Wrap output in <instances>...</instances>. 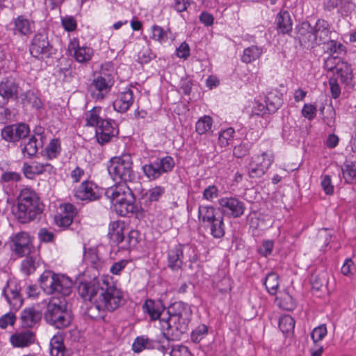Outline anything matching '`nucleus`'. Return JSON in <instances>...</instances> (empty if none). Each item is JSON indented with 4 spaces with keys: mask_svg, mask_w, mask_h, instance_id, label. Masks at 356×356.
<instances>
[{
    "mask_svg": "<svg viewBox=\"0 0 356 356\" xmlns=\"http://www.w3.org/2000/svg\"><path fill=\"white\" fill-rule=\"evenodd\" d=\"M355 268V267L353 261L351 259L348 258L345 260L341 270L343 275L348 276L353 274Z\"/></svg>",
    "mask_w": 356,
    "mask_h": 356,
    "instance_id": "69168bd1",
    "label": "nucleus"
},
{
    "mask_svg": "<svg viewBox=\"0 0 356 356\" xmlns=\"http://www.w3.org/2000/svg\"><path fill=\"white\" fill-rule=\"evenodd\" d=\"M341 170L343 177L346 183L353 184L356 182V168L354 165L347 164Z\"/></svg>",
    "mask_w": 356,
    "mask_h": 356,
    "instance_id": "8fccbe9b",
    "label": "nucleus"
},
{
    "mask_svg": "<svg viewBox=\"0 0 356 356\" xmlns=\"http://www.w3.org/2000/svg\"><path fill=\"white\" fill-rule=\"evenodd\" d=\"M42 317V314L34 308H28L22 311L21 320L23 326L32 327L38 323Z\"/></svg>",
    "mask_w": 356,
    "mask_h": 356,
    "instance_id": "bb28decb",
    "label": "nucleus"
},
{
    "mask_svg": "<svg viewBox=\"0 0 356 356\" xmlns=\"http://www.w3.org/2000/svg\"><path fill=\"white\" fill-rule=\"evenodd\" d=\"M331 234L327 232L325 229H321L318 233V242L321 248L323 250L326 247L331 239Z\"/></svg>",
    "mask_w": 356,
    "mask_h": 356,
    "instance_id": "6e6d98bb",
    "label": "nucleus"
},
{
    "mask_svg": "<svg viewBox=\"0 0 356 356\" xmlns=\"http://www.w3.org/2000/svg\"><path fill=\"white\" fill-rule=\"evenodd\" d=\"M68 51L79 63L89 61L93 54V50L88 47H80L76 40H72L68 45Z\"/></svg>",
    "mask_w": 356,
    "mask_h": 356,
    "instance_id": "6ab92c4d",
    "label": "nucleus"
},
{
    "mask_svg": "<svg viewBox=\"0 0 356 356\" xmlns=\"http://www.w3.org/2000/svg\"><path fill=\"white\" fill-rule=\"evenodd\" d=\"M19 100L24 106H31L33 108H39L42 106V102L35 95V94L31 91L28 90L25 92L22 93L19 97Z\"/></svg>",
    "mask_w": 356,
    "mask_h": 356,
    "instance_id": "c756f323",
    "label": "nucleus"
},
{
    "mask_svg": "<svg viewBox=\"0 0 356 356\" xmlns=\"http://www.w3.org/2000/svg\"><path fill=\"white\" fill-rule=\"evenodd\" d=\"M208 328L205 325H200L192 332V339L195 342H199L202 337L207 334Z\"/></svg>",
    "mask_w": 356,
    "mask_h": 356,
    "instance_id": "bf43d9fd",
    "label": "nucleus"
},
{
    "mask_svg": "<svg viewBox=\"0 0 356 356\" xmlns=\"http://www.w3.org/2000/svg\"><path fill=\"white\" fill-rule=\"evenodd\" d=\"M316 111L317 110L315 106L311 104H306L302 108V114L305 118L312 120L315 118Z\"/></svg>",
    "mask_w": 356,
    "mask_h": 356,
    "instance_id": "e2e57ef3",
    "label": "nucleus"
},
{
    "mask_svg": "<svg viewBox=\"0 0 356 356\" xmlns=\"http://www.w3.org/2000/svg\"><path fill=\"white\" fill-rule=\"evenodd\" d=\"M325 44V52L330 54V56H334L336 54V56H338L345 52V47L344 46L340 43L337 42L335 40H328Z\"/></svg>",
    "mask_w": 356,
    "mask_h": 356,
    "instance_id": "de8ad7c7",
    "label": "nucleus"
},
{
    "mask_svg": "<svg viewBox=\"0 0 356 356\" xmlns=\"http://www.w3.org/2000/svg\"><path fill=\"white\" fill-rule=\"evenodd\" d=\"M21 175L17 172L3 171L0 176V184L4 186L19 181Z\"/></svg>",
    "mask_w": 356,
    "mask_h": 356,
    "instance_id": "37998d69",
    "label": "nucleus"
},
{
    "mask_svg": "<svg viewBox=\"0 0 356 356\" xmlns=\"http://www.w3.org/2000/svg\"><path fill=\"white\" fill-rule=\"evenodd\" d=\"M45 141V137L40 133L31 136L28 141L24 142L22 148V152L29 157L34 156L39 148L42 147Z\"/></svg>",
    "mask_w": 356,
    "mask_h": 356,
    "instance_id": "4be33fe9",
    "label": "nucleus"
},
{
    "mask_svg": "<svg viewBox=\"0 0 356 356\" xmlns=\"http://www.w3.org/2000/svg\"><path fill=\"white\" fill-rule=\"evenodd\" d=\"M222 213L227 216L238 218L245 209L244 203L236 197H222L218 201Z\"/></svg>",
    "mask_w": 356,
    "mask_h": 356,
    "instance_id": "4468645a",
    "label": "nucleus"
},
{
    "mask_svg": "<svg viewBox=\"0 0 356 356\" xmlns=\"http://www.w3.org/2000/svg\"><path fill=\"white\" fill-rule=\"evenodd\" d=\"M264 284L270 294L275 295L280 284L278 275L275 273H268L266 277Z\"/></svg>",
    "mask_w": 356,
    "mask_h": 356,
    "instance_id": "58836bf2",
    "label": "nucleus"
},
{
    "mask_svg": "<svg viewBox=\"0 0 356 356\" xmlns=\"http://www.w3.org/2000/svg\"><path fill=\"white\" fill-rule=\"evenodd\" d=\"M132 159L129 154H124L120 157L111 159L108 166V171L114 181H123L135 185L132 181L135 177L132 169Z\"/></svg>",
    "mask_w": 356,
    "mask_h": 356,
    "instance_id": "423d86ee",
    "label": "nucleus"
},
{
    "mask_svg": "<svg viewBox=\"0 0 356 356\" xmlns=\"http://www.w3.org/2000/svg\"><path fill=\"white\" fill-rule=\"evenodd\" d=\"M10 341L15 347L24 348L34 342L35 335L30 330L22 331L11 335Z\"/></svg>",
    "mask_w": 356,
    "mask_h": 356,
    "instance_id": "393cba45",
    "label": "nucleus"
},
{
    "mask_svg": "<svg viewBox=\"0 0 356 356\" xmlns=\"http://www.w3.org/2000/svg\"><path fill=\"white\" fill-rule=\"evenodd\" d=\"M234 130L229 127L220 132L219 135V143L221 146L225 147L230 144L234 137Z\"/></svg>",
    "mask_w": 356,
    "mask_h": 356,
    "instance_id": "603ef678",
    "label": "nucleus"
},
{
    "mask_svg": "<svg viewBox=\"0 0 356 356\" xmlns=\"http://www.w3.org/2000/svg\"><path fill=\"white\" fill-rule=\"evenodd\" d=\"M74 195L81 200H96L99 197L97 186L90 181H84L75 191Z\"/></svg>",
    "mask_w": 356,
    "mask_h": 356,
    "instance_id": "f3484780",
    "label": "nucleus"
},
{
    "mask_svg": "<svg viewBox=\"0 0 356 356\" xmlns=\"http://www.w3.org/2000/svg\"><path fill=\"white\" fill-rule=\"evenodd\" d=\"M76 213V209L71 204H64L60 206V212L54 218L56 224L63 228L69 227Z\"/></svg>",
    "mask_w": 356,
    "mask_h": 356,
    "instance_id": "a211bd4d",
    "label": "nucleus"
},
{
    "mask_svg": "<svg viewBox=\"0 0 356 356\" xmlns=\"http://www.w3.org/2000/svg\"><path fill=\"white\" fill-rule=\"evenodd\" d=\"M213 120L209 115H204L200 118L195 124V131L197 134L202 135L211 131Z\"/></svg>",
    "mask_w": 356,
    "mask_h": 356,
    "instance_id": "4c0bfd02",
    "label": "nucleus"
},
{
    "mask_svg": "<svg viewBox=\"0 0 356 356\" xmlns=\"http://www.w3.org/2000/svg\"><path fill=\"white\" fill-rule=\"evenodd\" d=\"M44 318L48 324L57 329H64L70 326L72 315L67 309L66 298L52 297L47 303Z\"/></svg>",
    "mask_w": 356,
    "mask_h": 356,
    "instance_id": "7ed1b4c3",
    "label": "nucleus"
},
{
    "mask_svg": "<svg viewBox=\"0 0 356 356\" xmlns=\"http://www.w3.org/2000/svg\"><path fill=\"white\" fill-rule=\"evenodd\" d=\"M170 32V29L164 30L159 26L153 25L152 26L151 38L154 40L158 41L160 43H163L167 41L168 38V34Z\"/></svg>",
    "mask_w": 356,
    "mask_h": 356,
    "instance_id": "a18cd8bd",
    "label": "nucleus"
},
{
    "mask_svg": "<svg viewBox=\"0 0 356 356\" xmlns=\"http://www.w3.org/2000/svg\"><path fill=\"white\" fill-rule=\"evenodd\" d=\"M343 61L338 56H330L325 61L324 66L328 71L337 72L339 64L343 63Z\"/></svg>",
    "mask_w": 356,
    "mask_h": 356,
    "instance_id": "3c124183",
    "label": "nucleus"
},
{
    "mask_svg": "<svg viewBox=\"0 0 356 356\" xmlns=\"http://www.w3.org/2000/svg\"><path fill=\"white\" fill-rule=\"evenodd\" d=\"M14 251L20 257L26 256L31 252V240L29 235L26 232H20L15 236Z\"/></svg>",
    "mask_w": 356,
    "mask_h": 356,
    "instance_id": "b1692460",
    "label": "nucleus"
},
{
    "mask_svg": "<svg viewBox=\"0 0 356 356\" xmlns=\"http://www.w3.org/2000/svg\"><path fill=\"white\" fill-rule=\"evenodd\" d=\"M165 188L161 186H156L148 190L142 197L145 202H156L164 194Z\"/></svg>",
    "mask_w": 356,
    "mask_h": 356,
    "instance_id": "79ce46f5",
    "label": "nucleus"
},
{
    "mask_svg": "<svg viewBox=\"0 0 356 356\" xmlns=\"http://www.w3.org/2000/svg\"><path fill=\"white\" fill-rule=\"evenodd\" d=\"M330 25L324 19H318L314 27L307 32H301L300 41L308 47L326 43L330 39Z\"/></svg>",
    "mask_w": 356,
    "mask_h": 356,
    "instance_id": "0eeeda50",
    "label": "nucleus"
},
{
    "mask_svg": "<svg viewBox=\"0 0 356 356\" xmlns=\"http://www.w3.org/2000/svg\"><path fill=\"white\" fill-rule=\"evenodd\" d=\"M16 320L15 315L9 312L4 314L0 318V327L1 328H6L8 325H13Z\"/></svg>",
    "mask_w": 356,
    "mask_h": 356,
    "instance_id": "052dcab7",
    "label": "nucleus"
},
{
    "mask_svg": "<svg viewBox=\"0 0 356 356\" xmlns=\"http://www.w3.org/2000/svg\"><path fill=\"white\" fill-rule=\"evenodd\" d=\"M113 83L111 74L101 72L90 85L91 97L97 101L103 100L111 91Z\"/></svg>",
    "mask_w": 356,
    "mask_h": 356,
    "instance_id": "9d476101",
    "label": "nucleus"
},
{
    "mask_svg": "<svg viewBox=\"0 0 356 356\" xmlns=\"http://www.w3.org/2000/svg\"><path fill=\"white\" fill-rule=\"evenodd\" d=\"M115 125V123L110 120H102L96 129V137L99 143L104 145L118 135V131Z\"/></svg>",
    "mask_w": 356,
    "mask_h": 356,
    "instance_id": "2eb2a0df",
    "label": "nucleus"
},
{
    "mask_svg": "<svg viewBox=\"0 0 356 356\" xmlns=\"http://www.w3.org/2000/svg\"><path fill=\"white\" fill-rule=\"evenodd\" d=\"M31 165V168H30L33 170V173L35 175H40L47 171L50 172L52 169V166L48 163L33 162Z\"/></svg>",
    "mask_w": 356,
    "mask_h": 356,
    "instance_id": "864d4df0",
    "label": "nucleus"
},
{
    "mask_svg": "<svg viewBox=\"0 0 356 356\" xmlns=\"http://www.w3.org/2000/svg\"><path fill=\"white\" fill-rule=\"evenodd\" d=\"M34 22L24 15H19L13 19V31L17 36L28 35L33 32Z\"/></svg>",
    "mask_w": 356,
    "mask_h": 356,
    "instance_id": "412c9836",
    "label": "nucleus"
},
{
    "mask_svg": "<svg viewBox=\"0 0 356 356\" xmlns=\"http://www.w3.org/2000/svg\"><path fill=\"white\" fill-rule=\"evenodd\" d=\"M277 29L282 33H289L292 30V21L287 11L280 12L276 19Z\"/></svg>",
    "mask_w": 356,
    "mask_h": 356,
    "instance_id": "c85d7f7f",
    "label": "nucleus"
},
{
    "mask_svg": "<svg viewBox=\"0 0 356 356\" xmlns=\"http://www.w3.org/2000/svg\"><path fill=\"white\" fill-rule=\"evenodd\" d=\"M175 166L174 159L171 156H165L154 162L143 166L145 176L149 179H156L163 173L171 171Z\"/></svg>",
    "mask_w": 356,
    "mask_h": 356,
    "instance_id": "f8f14e48",
    "label": "nucleus"
},
{
    "mask_svg": "<svg viewBox=\"0 0 356 356\" xmlns=\"http://www.w3.org/2000/svg\"><path fill=\"white\" fill-rule=\"evenodd\" d=\"M295 321L289 315H283L279 319V327L284 334H291L293 332Z\"/></svg>",
    "mask_w": 356,
    "mask_h": 356,
    "instance_id": "a19ab883",
    "label": "nucleus"
},
{
    "mask_svg": "<svg viewBox=\"0 0 356 356\" xmlns=\"http://www.w3.org/2000/svg\"><path fill=\"white\" fill-rule=\"evenodd\" d=\"M134 102L133 91L130 88H126L124 91L118 95L113 105L114 109L118 112L124 113L130 108Z\"/></svg>",
    "mask_w": 356,
    "mask_h": 356,
    "instance_id": "5701e85b",
    "label": "nucleus"
},
{
    "mask_svg": "<svg viewBox=\"0 0 356 356\" xmlns=\"http://www.w3.org/2000/svg\"><path fill=\"white\" fill-rule=\"evenodd\" d=\"M124 222L113 221L109 225L108 236L113 244L122 249H129L136 245L137 240L134 236L135 232H130L127 236H124Z\"/></svg>",
    "mask_w": 356,
    "mask_h": 356,
    "instance_id": "6e6552de",
    "label": "nucleus"
},
{
    "mask_svg": "<svg viewBox=\"0 0 356 356\" xmlns=\"http://www.w3.org/2000/svg\"><path fill=\"white\" fill-rule=\"evenodd\" d=\"M276 300L279 301V305L283 309L292 310L296 307L293 298L286 292L280 293Z\"/></svg>",
    "mask_w": 356,
    "mask_h": 356,
    "instance_id": "c03bdc74",
    "label": "nucleus"
},
{
    "mask_svg": "<svg viewBox=\"0 0 356 356\" xmlns=\"http://www.w3.org/2000/svg\"><path fill=\"white\" fill-rule=\"evenodd\" d=\"M135 185L136 186H134L126 183H119L108 188L106 191V195L110 199L112 207L126 202L129 200L128 195L132 199V202H135L134 193L140 190L141 184L140 182H136Z\"/></svg>",
    "mask_w": 356,
    "mask_h": 356,
    "instance_id": "1a4fd4ad",
    "label": "nucleus"
},
{
    "mask_svg": "<svg viewBox=\"0 0 356 356\" xmlns=\"http://www.w3.org/2000/svg\"><path fill=\"white\" fill-rule=\"evenodd\" d=\"M183 250L181 245H177L168 251V267L172 270L181 269L183 264Z\"/></svg>",
    "mask_w": 356,
    "mask_h": 356,
    "instance_id": "a878e982",
    "label": "nucleus"
},
{
    "mask_svg": "<svg viewBox=\"0 0 356 356\" xmlns=\"http://www.w3.org/2000/svg\"><path fill=\"white\" fill-rule=\"evenodd\" d=\"M154 348V341L144 336L138 337L132 344V349L134 353H140L145 349H151Z\"/></svg>",
    "mask_w": 356,
    "mask_h": 356,
    "instance_id": "e433bc0d",
    "label": "nucleus"
},
{
    "mask_svg": "<svg viewBox=\"0 0 356 356\" xmlns=\"http://www.w3.org/2000/svg\"><path fill=\"white\" fill-rule=\"evenodd\" d=\"M341 79L342 83L348 85L353 79L352 69L350 66L346 62L339 64L338 70L334 72Z\"/></svg>",
    "mask_w": 356,
    "mask_h": 356,
    "instance_id": "f704fd0d",
    "label": "nucleus"
},
{
    "mask_svg": "<svg viewBox=\"0 0 356 356\" xmlns=\"http://www.w3.org/2000/svg\"><path fill=\"white\" fill-rule=\"evenodd\" d=\"M65 348L63 341L58 337H53L50 342V354L51 356H64Z\"/></svg>",
    "mask_w": 356,
    "mask_h": 356,
    "instance_id": "49530a36",
    "label": "nucleus"
},
{
    "mask_svg": "<svg viewBox=\"0 0 356 356\" xmlns=\"http://www.w3.org/2000/svg\"><path fill=\"white\" fill-rule=\"evenodd\" d=\"M274 161V154L267 151L252 158L249 163L248 175L251 178L261 177L270 167Z\"/></svg>",
    "mask_w": 356,
    "mask_h": 356,
    "instance_id": "9b49d317",
    "label": "nucleus"
},
{
    "mask_svg": "<svg viewBox=\"0 0 356 356\" xmlns=\"http://www.w3.org/2000/svg\"><path fill=\"white\" fill-rule=\"evenodd\" d=\"M208 227L210 228L211 234L214 238H221L225 234V227L223 222V218L222 216L218 215L216 219H213V221L208 223Z\"/></svg>",
    "mask_w": 356,
    "mask_h": 356,
    "instance_id": "2f4dec72",
    "label": "nucleus"
},
{
    "mask_svg": "<svg viewBox=\"0 0 356 356\" xmlns=\"http://www.w3.org/2000/svg\"><path fill=\"white\" fill-rule=\"evenodd\" d=\"M281 99L276 96L267 97L266 106L268 111L274 112L281 106Z\"/></svg>",
    "mask_w": 356,
    "mask_h": 356,
    "instance_id": "13d9d810",
    "label": "nucleus"
},
{
    "mask_svg": "<svg viewBox=\"0 0 356 356\" xmlns=\"http://www.w3.org/2000/svg\"><path fill=\"white\" fill-rule=\"evenodd\" d=\"M327 334V328L325 325L323 324L314 329L311 334L312 339L316 343L322 340Z\"/></svg>",
    "mask_w": 356,
    "mask_h": 356,
    "instance_id": "5fc2aeb1",
    "label": "nucleus"
},
{
    "mask_svg": "<svg viewBox=\"0 0 356 356\" xmlns=\"http://www.w3.org/2000/svg\"><path fill=\"white\" fill-rule=\"evenodd\" d=\"M198 216L200 219H202L204 222L209 223L213 219H216L218 216L216 210L211 206H200L198 209Z\"/></svg>",
    "mask_w": 356,
    "mask_h": 356,
    "instance_id": "ea45409f",
    "label": "nucleus"
},
{
    "mask_svg": "<svg viewBox=\"0 0 356 356\" xmlns=\"http://www.w3.org/2000/svg\"><path fill=\"white\" fill-rule=\"evenodd\" d=\"M126 202L116 204V205L113 206V210L119 216H126L129 213H132L136 210L135 202H132V199L128 195V199Z\"/></svg>",
    "mask_w": 356,
    "mask_h": 356,
    "instance_id": "7c9ffc66",
    "label": "nucleus"
},
{
    "mask_svg": "<svg viewBox=\"0 0 356 356\" xmlns=\"http://www.w3.org/2000/svg\"><path fill=\"white\" fill-rule=\"evenodd\" d=\"M22 269L26 274H30L35 269V259L29 257L24 259L22 263Z\"/></svg>",
    "mask_w": 356,
    "mask_h": 356,
    "instance_id": "4d7b16f0",
    "label": "nucleus"
},
{
    "mask_svg": "<svg viewBox=\"0 0 356 356\" xmlns=\"http://www.w3.org/2000/svg\"><path fill=\"white\" fill-rule=\"evenodd\" d=\"M42 211L38 194L29 188H22L17 197L15 216L22 223L33 220Z\"/></svg>",
    "mask_w": 356,
    "mask_h": 356,
    "instance_id": "f03ea898",
    "label": "nucleus"
},
{
    "mask_svg": "<svg viewBox=\"0 0 356 356\" xmlns=\"http://www.w3.org/2000/svg\"><path fill=\"white\" fill-rule=\"evenodd\" d=\"M190 55L189 45L186 42H182L177 49V56L179 58L186 59Z\"/></svg>",
    "mask_w": 356,
    "mask_h": 356,
    "instance_id": "774afa93",
    "label": "nucleus"
},
{
    "mask_svg": "<svg viewBox=\"0 0 356 356\" xmlns=\"http://www.w3.org/2000/svg\"><path fill=\"white\" fill-rule=\"evenodd\" d=\"M144 312H146L150 317L151 320L155 321L159 318L164 307L161 301L147 300L143 305Z\"/></svg>",
    "mask_w": 356,
    "mask_h": 356,
    "instance_id": "cd10ccee",
    "label": "nucleus"
},
{
    "mask_svg": "<svg viewBox=\"0 0 356 356\" xmlns=\"http://www.w3.org/2000/svg\"><path fill=\"white\" fill-rule=\"evenodd\" d=\"M78 292L84 300L91 302L86 312L94 319L103 318L106 312L115 310L123 302L122 291L109 278L82 282L79 285Z\"/></svg>",
    "mask_w": 356,
    "mask_h": 356,
    "instance_id": "f257e3e1",
    "label": "nucleus"
},
{
    "mask_svg": "<svg viewBox=\"0 0 356 356\" xmlns=\"http://www.w3.org/2000/svg\"><path fill=\"white\" fill-rule=\"evenodd\" d=\"M8 302L14 308L21 307L22 300L17 289H12L9 286L3 291Z\"/></svg>",
    "mask_w": 356,
    "mask_h": 356,
    "instance_id": "72a5a7b5",
    "label": "nucleus"
},
{
    "mask_svg": "<svg viewBox=\"0 0 356 356\" xmlns=\"http://www.w3.org/2000/svg\"><path fill=\"white\" fill-rule=\"evenodd\" d=\"M170 356H193V355L186 346H177L172 349Z\"/></svg>",
    "mask_w": 356,
    "mask_h": 356,
    "instance_id": "0e129e2a",
    "label": "nucleus"
},
{
    "mask_svg": "<svg viewBox=\"0 0 356 356\" xmlns=\"http://www.w3.org/2000/svg\"><path fill=\"white\" fill-rule=\"evenodd\" d=\"M19 87L13 77H7L0 82V96L4 99H17Z\"/></svg>",
    "mask_w": 356,
    "mask_h": 356,
    "instance_id": "aec40b11",
    "label": "nucleus"
},
{
    "mask_svg": "<svg viewBox=\"0 0 356 356\" xmlns=\"http://www.w3.org/2000/svg\"><path fill=\"white\" fill-rule=\"evenodd\" d=\"M40 281L41 288L47 294H58L65 298L72 291L73 282L64 275L47 270L41 275Z\"/></svg>",
    "mask_w": 356,
    "mask_h": 356,
    "instance_id": "39448f33",
    "label": "nucleus"
},
{
    "mask_svg": "<svg viewBox=\"0 0 356 356\" xmlns=\"http://www.w3.org/2000/svg\"><path fill=\"white\" fill-rule=\"evenodd\" d=\"M218 190L214 185L207 187L203 192V197L207 200H212L218 197Z\"/></svg>",
    "mask_w": 356,
    "mask_h": 356,
    "instance_id": "338daca9",
    "label": "nucleus"
},
{
    "mask_svg": "<svg viewBox=\"0 0 356 356\" xmlns=\"http://www.w3.org/2000/svg\"><path fill=\"white\" fill-rule=\"evenodd\" d=\"M29 133L28 125L22 123L5 127L1 131V136L6 141L15 142L26 138Z\"/></svg>",
    "mask_w": 356,
    "mask_h": 356,
    "instance_id": "dca6fc26",
    "label": "nucleus"
},
{
    "mask_svg": "<svg viewBox=\"0 0 356 356\" xmlns=\"http://www.w3.org/2000/svg\"><path fill=\"white\" fill-rule=\"evenodd\" d=\"M321 186L327 195H332L334 192V186L332 184L331 178L329 175L321 177Z\"/></svg>",
    "mask_w": 356,
    "mask_h": 356,
    "instance_id": "680f3d73",
    "label": "nucleus"
},
{
    "mask_svg": "<svg viewBox=\"0 0 356 356\" xmlns=\"http://www.w3.org/2000/svg\"><path fill=\"white\" fill-rule=\"evenodd\" d=\"M60 151V144L58 139H53L45 148V155L48 159L56 158Z\"/></svg>",
    "mask_w": 356,
    "mask_h": 356,
    "instance_id": "09e8293b",
    "label": "nucleus"
},
{
    "mask_svg": "<svg viewBox=\"0 0 356 356\" xmlns=\"http://www.w3.org/2000/svg\"><path fill=\"white\" fill-rule=\"evenodd\" d=\"M262 53V48L252 45L244 49L241 60L243 63H250L258 59Z\"/></svg>",
    "mask_w": 356,
    "mask_h": 356,
    "instance_id": "473e14b6",
    "label": "nucleus"
},
{
    "mask_svg": "<svg viewBox=\"0 0 356 356\" xmlns=\"http://www.w3.org/2000/svg\"><path fill=\"white\" fill-rule=\"evenodd\" d=\"M102 111L101 107L95 106L86 114V125L90 127H96L97 128L104 120L99 113Z\"/></svg>",
    "mask_w": 356,
    "mask_h": 356,
    "instance_id": "c9c22d12",
    "label": "nucleus"
},
{
    "mask_svg": "<svg viewBox=\"0 0 356 356\" xmlns=\"http://www.w3.org/2000/svg\"><path fill=\"white\" fill-rule=\"evenodd\" d=\"M168 314L167 319L163 318L160 320L164 335L168 334V330L172 326L181 332H185L187 330L191 313L186 305L181 302H175L168 308Z\"/></svg>",
    "mask_w": 356,
    "mask_h": 356,
    "instance_id": "20e7f679",
    "label": "nucleus"
},
{
    "mask_svg": "<svg viewBox=\"0 0 356 356\" xmlns=\"http://www.w3.org/2000/svg\"><path fill=\"white\" fill-rule=\"evenodd\" d=\"M52 47L46 34L38 33L34 35L30 44L31 54L38 58L49 57L51 54Z\"/></svg>",
    "mask_w": 356,
    "mask_h": 356,
    "instance_id": "ddd939ff",
    "label": "nucleus"
}]
</instances>
